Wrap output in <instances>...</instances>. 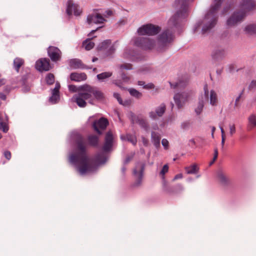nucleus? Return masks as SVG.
<instances>
[{"label":"nucleus","instance_id":"393cba45","mask_svg":"<svg viewBox=\"0 0 256 256\" xmlns=\"http://www.w3.org/2000/svg\"><path fill=\"white\" fill-rule=\"evenodd\" d=\"M88 86H84L82 87V90L84 92H80L78 94L80 98L84 99L85 101L86 100H88L91 98L92 93L86 90V88Z\"/></svg>","mask_w":256,"mask_h":256},{"label":"nucleus","instance_id":"f03ea898","mask_svg":"<svg viewBox=\"0 0 256 256\" xmlns=\"http://www.w3.org/2000/svg\"><path fill=\"white\" fill-rule=\"evenodd\" d=\"M174 38V32L170 29L164 30L160 34L158 38L157 44L149 38L138 37L134 40V44L143 50H151L156 46L158 52L166 50L172 43Z\"/></svg>","mask_w":256,"mask_h":256},{"label":"nucleus","instance_id":"4468645a","mask_svg":"<svg viewBox=\"0 0 256 256\" xmlns=\"http://www.w3.org/2000/svg\"><path fill=\"white\" fill-rule=\"evenodd\" d=\"M66 12L68 15H71L73 12L75 16H79L82 10L77 4H74L72 0H70L68 2Z\"/></svg>","mask_w":256,"mask_h":256},{"label":"nucleus","instance_id":"052dcab7","mask_svg":"<svg viewBox=\"0 0 256 256\" xmlns=\"http://www.w3.org/2000/svg\"><path fill=\"white\" fill-rule=\"evenodd\" d=\"M142 142H143V144L144 146H148V140H146V138H142Z\"/></svg>","mask_w":256,"mask_h":256},{"label":"nucleus","instance_id":"49530a36","mask_svg":"<svg viewBox=\"0 0 256 256\" xmlns=\"http://www.w3.org/2000/svg\"><path fill=\"white\" fill-rule=\"evenodd\" d=\"M168 170V164H165L162 167V170L160 172V174L162 176H164Z\"/></svg>","mask_w":256,"mask_h":256},{"label":"nucleus","instance_id":"f8f14e48","mask_svg":"<svg viewBox=\"0 0 256 256\" xmlns=\"http://www.w3.org/2000/svg\"><path fill=\"white\" fill-rule=\"evenodd\" d=\"M130 118L132 124H138L142 128L146 130H148V124L146 119L136 116L133 113H132L130 114Z\"/></svg>","mask_w":256,"mask_h":256},{"label":"nucleus","instance_id":"8fccbe9b","mask_svg":"<svg viewBox=\"0 0 256 256\" xmlns=\"http://www.w3.org/2000/svg\"><path fill=\"white\" fill-rule=\"evenodd\" d=\"M162 144L166 150L168 149L169 143H168V140L166 139H165V138L162 139Z\"/></svg>","mask_w":256,"mask_h":256},{"label":"nucleus","instance_id":"4be33fe9","mask_svg":"<svg viewBox=\"0 0 256 256\" xmlns=\"http://www.w3.org/2000/svg\"><path fill=\"white\" fill-rule=\"evenodd\" d=\"M87 78L86 74L84 72H72L70 75V78L72 81L80 82L85 80Z\"/></svg>","mask_w":256,"mask_h":256},{"label":"nucleus","instance_id":"774afa93","mask_svg":"<svg viewBox=\"0 0 256 256\" xmlns=\"http://www.w3.org/2000/svg\"><path fill=\"white\" fill-rule=\"evenodd\" d=\"M215 130H216V128L214 126H212V135L213 138H214V132Z\"/></svg>","mask_w":256,"mask_h":256},{"label":"nucleus","instance_id":"680f3d73","mask_svg":"<svg viewBox=\"0 0 256 256\" xmlns=\"http://www.w3.org/2000/svg\"><path fill=\"white\" fill-rule=\"evenodd\" d=\"M220 131H221V133H222V136L226 137L224 130V128L220 126Z\"/></svg>","mask_w":256,"mask_h":256},{"label":"nucleus","instance_id":"a19ab883","mask_svg":"<svg viewBox=\"0 0 256 256\" xmlns=\"http://www.w3.org/2000/svg\"><path fill=\"white\" fill-rule=\"evenodd\" d=\"M0 130H2L4 132H6L8 130V128L6 124L3 122H0Z\"/></svg>","mask_w":256,"mask_h":256},{"label":"nucleus","instance_id":"e2e57ef3","mask_svg":"<svg viewBox=\"0 0 256 256\" xmlns=\"http://www.w3.org/2000/svg\"><path fill=\"white\" fill-rule=\"evenodd\" d=\"M181 178H182V174H176V176H175L174 180H177V179Z\"/></svg>","mask_w":256,"mask_h":256},{"label":"nucleus","instance_id":"aec40b11","mask_svg":"<svg viewBox=\"0 0 256 256\" xmlns=\"http://www.w3.org/2000/svg\"><path fill=\"white\" fill-rule=\"evenodd\" d=\"M86 88V90L90 92H91L92 94H93L96 99L102 100L104 98V94L97 88L90 86H88Z\"/></svg>","mask_w":256,"mask_h":256},{"label":"nucleus","instance_id":"72a5a7b5","mask_svg":"<svg viewBox=\"0 0 256 256\" xmlns=\"http://www.w3.org/2000/svg\"><path fill=\"white\" fill-rule=\"evenodd\" d=\"M111 44V41L110 40H106L100 43L98 48L99 50H102L107 48Z\"/></svg>","mask_w":256,"mask_h":256},{"label":"nucleus","instance_id":"58836bf2","mask_svg":"<svg viewBox=\"0 0 256 256\" xmlns=\"http://www.w3.org/2000/svg\"><path fill=\"white\" fill-rule=\"evenodd\" d=\"M112 146V144L105 141L104 145L102 147V150L104 152H108L110 150Z\"/></svg>","mask_w":256,"mask_h":256},{"label":"nucleus","instance_id":"9b49d317","mask_svg":"<svg viewBox=\"0 0 256 256\" xmlns=\"http://www.w3.org/2000/svg\"><path fill=\"white\" fill-rule=\"evenodd\" d=\"M105 21L104 18L100 14L94 12L88 16L87 22L90 24L92 23L96 24H102Z\"/></svg>","mask_w":256,"mask_h":256},{"label":"nucleus","instance_id":"6ab92c4d","mask_svg":"<svg viewBox=\"0 0 256 256\" xmlns=\"http://www.w3.org/2000/svg\"><path fill=\"white\" fill-rule=\"evenodd\" d=\"M70 66L74 69L80 68V69H88L91 68L88 67L79 59H72L70 61Z\"/></svg>","mask_w":256,"mask_h":256},{"label":"nucleus","instance_id":"cd10ccee","mask_svg":"<svg viewBox=\"0 0 256 256\" xmlns=\"http://www.w3.org/2000/svg\"><path fill=\"white\" fill-rule=\"evenodd\" d=\"M187 80H180L178 82H175L174 84L170 82L172 88L181 89L184 88L188 84Z\"/></svg>","mask_w":256,"mask_h":256},{"label":"nucleus","instance_id":"09e8293b","mask_svg":"<svg viewBox=\"0 0 256 256\" xmlns=\"http://www.w3.org/2000/svg\"><path fill=\"white\" fill-rule=\"evenodd\" d=\"M134 156V154H131L130 155L126 156L125 158V160L124 161V164H128L132 159Z\"/></svg>","mask_w":256,"mask_h":256},{"label":"nucleus","instance_id":"0eeeda50","mask_svg":"<svg viewBox=\"0 0 256 256\" xmlns=\"http://www.w3.org/2000/svg\"><path fill=\"white\" fill-rule=\"evenodd\" d=\"M160 28L152 24H147L142 26L138 30L140 35H155L158 33Z\"/></svg>","mask_w":256,"mask_h":256},{"label":"nucleus","instance_id":"4c0bfd02","mask_svg":"<svg viewBox=\"0 0 256 256\" xmlns=\"http://www.w3.org/2000/svg\"><path fill=\"white\" fill-rule=\"evenodd\" d=\"M105 141L112 144L113 136L111 132H108L105 136Z\"/></svg>","mask_w":256,"mask_h":256},{"label":"nucleus","instance_id":"79ce46f5","mask_svg":"<svg viewBox=\"0 0 256 256\" xmlns=\"http://www.w3.org/2000/svg\"><path fill=\"white\" fill-rule=\"evenodd\" d=\"M121 69L131 70L132 69V65L130 64H124L120 66Z\"/></svg>","mask_w":256,"mask_h":256},{"label":"nucleus","instance_id":"c03bdc74","mask_svg":"<svg viewBox=\"0 0 256 256\" xmlns=\"http://www.w3.org/2000/svg\"><path fill=\"white\" fill-rule=\"evenodd\" d=\"M218 156V150L217 148H214V156L213 160L210 163V166L212 165L214 163V162L217 159Z\"/></svg>","mask_w":256,"mask_h":256},{"label":"nucleus","instance_id":"39448f33","mask_svg":"<svg viewBox=\"0 0 256 256\" xmlns=\"http://www.w3.org/2000/svg\"><path fill=\"white\" fill-rule=\"evenodd\" d=\"M174 6L178 10L170 19L168 25L170 26L176 27L187 16V0H176Z\"/></svg>","mask_w":256,"mask_h":256},{"label":"nucleus","instance_id":"423d86ee","mask_svg":"<svg viewBox=\"0 0 256 256\" xmlns=\"http://www.w3.org/2000/svg\"><path fill=\"white\" fill-rule=\"evenodd\" d=\"M204 94H202L204 102H207L211 106H216L218 102V95L214 90H211L209 92L208 85L204 87Z\"/></svg>","mask_w":256,"mask_h":256},{"label":"nucleus","instance_id":"37998d69","mask_svg":"<svg viewBox=\"0 0 256 256\" xmlns=\"http://www.w3.org/2000/svg\"><path fill=\"white\" fill-rule=\"evenodd\" d=\"M244 90H242V92H241V93L237 97V98H236V101H235V103H234V106L236 108H238L239 107V106H240L239 102H240V100L242 95L244 94Z\"/></svg>","mask_w":256,"mask_h":256},{"label":"nucleus","instance_id":"bb28decb","mask_svg":"<svg viewBox=\"0 0 256 256\" xmlns=\"http://www.w3.org/2000/svg\"><path fill=\"white\" fill-rule=\"evenodd\" d=\"M72 100L80 108H84L86 106V101L80 98L78 94L74 95L72 97Z\"/></svg>","mask_w":256,"mask_h":256},{"label":"nucleus","instance_id":"de8ad7c7","mask_svg":"<svg viewBox=\"0 0 256 256\" xmlns=\"http://www.w3.org/2000/svg\"><path fill=\"white\" fill-rule=\"evenodd\" d=\"M114 96L118 100L120 104L124 105V104L122 103V99L120 98V94H119L116 92L114 93Z\"/></svg>","mask_w":256,"mask_h":256},{"label":"nucleus","instance_id":"603ef678","mask_svg":"<svg viewBox=\"0 0 256 256\" xmlns=\"http://www.w3.org/2000/svg\"><path fill=\"white\" fill-rule=\"evenodd\" d=\"M60 88V84L59 83H56L54 88L52 90V93L59 94V90Z\"/></svg>","mask_w":256,"mask_h":256},{"label":"nucleus","instance_id":"ddd939ff","mask_svg":"<svg viewBox=\"0 0 256 256\" xmlns=\"http://www.w3.org/2000/svg\"><path fill=\"white\" fill-rule=\"evenodd\" d=\"M48 54L53 62L60 60L61 58V52L57 48L50 46L48 49Z\"/></svg>","mask_w":256,"mask_h":256},{"label":"nucleus","instance_id":"a211bd4d","mask_svg":"<svg viewBox=\"0 0 256 256\" xmlns=\"http://www.w3.org/2000/svg\"><path fill=\"white\" fill-rule=\"evenodd\" d=\"M226 53L224 48H217L215 49L212 54V59L215 61H220L226 56Z\"/></svg>","mask_w":256,"mask_h":256},{"label":"nucleus","instance_id":"2eb2a0df","mask_svg":"<svg viewBox=\"0 0 256 256\" xmlns=\"http://www.w3.org/2000/svg\"><path fill=\"white\" fill-rule=\"evenodd\" d=\"M108 124V121L106 118H100L98 121L94 122L93 124V127L94 130L99 134H101L102 132L99 128L104 130Z\"/></svg>","mask_w":256,"mask_h":256},{"label":"nucleus","instance_id":"412c9836","mask_svg":"<svg viewBox=\"0 0 256 256\" xmlns=\"http://www.w3.org/2000/svg\"><path fill=\"white\" fill-rule=\"evenodd\" d=\"M86 143V147L88 145L96 147L98 146L99 142V138L94 134H90L87 137V141L84 138Z\"/></svg>","mask_w":256,"mask_h":256},{"label":"nucleus","instance_id":"c85d7f7f","mask_svg":"<svg viewBox=\"0 0 256 256\" xmlns=\"http://www.w3.org/2000/svg\"><path fill=\"white\" fill-rule=\"evenodd\" d=\"M24 60L20 58H16L14 60V66L16 71L18 72L20 68L24 64Z\"/></svg>","mask_w":256,"mask_h":256},{"label":"nucleus","instance_id":"0e129e2a","mask_svg":"<svg viewBox=\"0 0 256 256\" xmlns=\"http://www.w3.org/2000/svg\"><path fill=\"white\" fill-rule=\"evenodd\" d=\"M225 140H226V137H222V148L224 147V142H225Z\"/></svg>","mask_w":256,"mask_h":256},{"label":"nucleus","instance_id":"b1692460","mask_svg":"<svg viewBox=\"0 0 256 256\" xmlns=\"http://www.w3.org/2000/svg\"><path fill=\"white\" fill-rule=\"evenodd\" d=\"M246 34L248 35L256 34V24H252L247 25L244 29Z\"/></svg>","mask_w":256,"mask_h":256},{"label":"nucleus","instance_id":"6e6552de","mask_svg":"<svg viewBox=\"0 0 256 256\" xmlns=\"http://www.w3.org/2000/svg\"><path fill=\"white\" fill-rule=\"evenodd\" d=\"M192 94V91H188L177 93L174 96V99L178 108H180L184 106Z\"/></svg>","mask_w":256,"mask_h":256},{"label":"nucleus","instance_id":"c756f323","mask_svg":"<svg viewBox=\"0 0 256 256\" xmlns=\"http://www.w3.org/2000/svg\"><path fill=\"white\" fill-rule=\"evenodd\" d=\"M248 120V129L250 130L256 126V116L254 114H252L249 116Z\"/></svg>","mask_w":256,"mask_h":256},{"label":"nucleus","instance_id":"13d9d810","mask_svg":"<svg viewBox=\"0 0 256 256\" xmlns=\"http://www.w3.org/2000/svg\"><path fill=\"white\" fill-rule=\"evenodd\" d=\"M188 144L191 146H195L196 144V142H195V140L194 139H191L189 140V143H188Z\"/></svg>","mask_w":256,"mask_h":256},{"label":"nucleus","instance_id":"864d4df0","mask_svg":"<svg viewBox=\"0 0 256 256\" xmlns=\"http://www.w3.org/2000/svg\"><path fill=\"white\" fill-rule=\"evenodd\" d=\"M69 90L72 92H76L77 91V88L76 86L70 84L68 86Z\"/></svg>","mask_w":256,"mask_h":256},{"label":"nucleus","instance_id":"f257e3e1","mask_svg":"<svg viewBox=\"0 0 256 256\" xmlns=\"http://www.w3.org/2000/svg\"><path fill=\"white\" fill-rule=\"evenodd\" d=\"M74 142L75 152L69 156L68 159L70 162L76 165L77 170L81 175L95 171L98 164L106 162V158L104 152L97 154L94 159L89 158L86 152V143L82 136L76 134Z\"/></svg>","mask_w":256,"mask_h":256},{"label":"nucleus","instance_id":"69168bd1","mask_svg":"<svg viewBox=\"0 0 256 256\" xmlns=\"http://www.w3.org/2000/svg\"><path fill=\"white\" fill-rule=\"evenodd\" d=\"M138 84L139 86H144L145 82L144 81H138Z\"/></svg>","mask_w":256,"mask_h":256},{"label":"nucleus","instance_id":"bf43d9fd","mask_svg":"<svg viewBox=\"0 0 256 256\" xmlns=\"http://www.w3.org/2000/svg\"><path fill=\"white\" fill-rule=\"evenodd\" d=\"M6 96L2 93V92H0V98L2 100H5L6 99Z\"/></svg>","mask_w":256,"mask_h":256},{"label":"nucleus","instance_id":"473e14b6","mask_svg":"<svg viewBox=\"0 0 256 256\" xmlns=\"http://www.w3.org/2000/svg\"><path fill=\"white\" fill-rule=\"evenodd\" d=\"M94 46V42H92L90 39L88 38L86 40L82 43V46L84 47L86 50H90L92 49Z\"/></svg>","mask_w":256,"mask_h":256},{"label":"nucleus","instance_id":"5fc2aeb1","mask_svg":"<svg viewBox=\"0 0 256 256\" xmlns=\"http://www.w3.org/2000/svg\"><path fill=\"white\" fill-rule=\"evenodd\" d=\"M4 157L8 160H10L11 158V153L10 151H6L4 152Z\"/></svg>","mask_w":256,"mask_h":256},{"label":"nucleus","instance_id":"2f4dec72","mask_svg":"<svg viewBox=\"0 0 256 256\" xmlns=\"http://www.w3.org/2000/svg\"><path fill=\"white\" fill-rule=\"evenodd\" d=\"M186 170L188 174H194L198 172V168L196 164H194L186 168Z\"/></svg>","mask_w":256,"mask_h":256},{"label":"nucleus","instance_id":"4d7b16f0","mask_svg":"<svg viewBox=\"0 0 256 256\" xmlns=\"http://www.w3.org/2000/svg\"><path fill=\"white\" fill-rule=\"evenodd\" d=\"M144 88L152 89L154 88V85L152 84H148L144 85Z\"/></svg>","mask_w":256,"mask_h":256},{"label":"nucleus","instance_id":"7c9ffc66","mask_svg":"<svg viewBox=\"0 0 256 256\" xmlns=\"http://www.w3.org/2000/svg\"><path fill=\"white\" fill-rule=\"evenodd\" d=\"M204 102H205L204 100L203 96H201L199 98V101L198 102L197 108L195 109V112L197 114H200L202 112L204 106Z\"/></svg>","mask_w":256,"mask_h":256},{"label":"nucleus","instance_id":"dca6fc26","mask_svg":"<svg viewBox=\"0 0 256 256\" xmlns=\"http://www.w3.org/2000/svg\"><path fill=\"white\" fill-rule=\"evenodd\" d=\"M144 170V164L142 162H139L137 164L134 170V174L138 178V184H140L142 180Z\"/></svg>","mask_w":256,"mask_h":256},{"label":"nucleus","instance_id":"338daca9","mask_svg":"<svg viewBox=\"0 0 256 256\" xmlns=\"http://www.w3.org/2000/svg\"><path fill=\"white\" fill-rule=\"evenodd\" d=\"M100 28H96V30H92L88 34V36H90L92 34H94V32H95Z\"/></svg>","mask_w":256,"mask_h":256},{"label":"nucleus","instance_id":"6e6d98bb","mask_svg":"<svg viewBox=\"0 0 256 256\" xmlns=\"http://www.w3.org/2000/svg\"><path fill=\"white\" fill-rule=\"evenodd\" d=\"M122 80L125 82H127L130 80V77L128 76H127L124 74H122Z\"/></svg>","mask_w":256,"mask_h":256},{"label":"nucleus","instance_id":"a878e982","mask_svg":"<svg viewBox=\"0 0 256 256\" xmlns=\"http://www.w3.org/2000/svg\"><path fill=\"white\" fill-rule=\"evenodd\" d=\"M152 142L154 143V146L156 148H158L160 146V135L157 132H152Z\"/></svg>","mask_w":256,"mask_h":256},{"label":"nucleus","instance_id":"7ed1b4c3","mask_svg":"<svg viewBox=\"0 0 256 256\" xmlns=\"http://www.w3.org/2000/svg\"><path fill=\"white\" fill-rule=\"evenodd\" d=\"M222 1L223 0H214V4L212 6L202 21L198 24L196 30L201 27L203 34L210 32L216 24L218 18L217 12Z\"/></svg>","mask_w":256,"mask_h":256},{"label":"nucleus","instance_id":"ea45409f","mask_svg":"<svg viewBox=\"0 0 256 256\" xmlns=\"http://www.w3.org/2000/svg\"><path fill=\"white\" fill-rule=\"evenodd\" d=\"M58 98L59 94L52 92V96L50 98V101L51 102L52 104H55Z\"/></svg>","mask_w":256,"mask_h":256},{"label":"nucleus","instance_id":"5701e85b","mask_svg":"<svg viewBox=\"0 0 256 256\" xmlns=\"http://www.w3.org/2000/svg\"><path fill=\"white\" fill-rule=\"evenodd\" d=\"M120 138L122 140H127L131 142L133 145H136L137 143V139L134 135L131 134H126V135H122Z\"/></svg>","mask_w":256,"mask_h":256},{"label":"nucleus","instance_id":"a18cd8bd","mask_svg":"<svg viewBox=\"0 0 256 256\" xmlns=\"http://www.w3.org/2000/svg\"><path fill=\"white\" fill-rule=\"evenodd\" d=\"M256 88V80H252L248 86V90H251Z\"/></svg>","mask_w":256,"mask_h":256},{"label":"nucleus","instance_id":"3c124183","mask_svg":"<svg viewBox=\"0 0 256 256\" xmlns=\"http://www.w3.org/2000/svg\"><path fill=\"white\" fill-rule=\"evenodd\" d=\"M230 133L232 136L236 132V127L234 124H230Z\"/></svg>","mask_w":256,"mask_h":256},{"label":"nucleus","instance_id":"9d476101","mask_svg":"<svg viewBox=\"0 0 256 256\" xmlns=\"http://www.w3.org/2000/svg\"><path fill=\"white\" fill-rule=\"evenodd\" d=\"M166 110L165 104H162L156 108L155 111H152L149 112V116L150 118L156 120L159 117L162 116Z\"/></svg>","mask_w":256,"mask_h":256},{"label":"nucleus","instance_id":"f3484780","mask_svg":"<svg viewBox=\"0 0 256 256\" xmlns=\"http://www.w3.org/2000/svg\"><path fill=\"white\" fill-rule=\"evenodd\" d=\"M217 177L219 182L224 186H228L230 184L229 177L222 170H219L218 172Z\"/></svg>","mask_w":256,"mask_h":256},{"label":"nucleus","instance_id":"e433bc0d","mask_svg":"<svg viewBox=\"0 0 256 256\" xmlns=\"http://www.w3.org/2000/svg\"><path fill=\"white\" fill-rule=\"evenodd\" d=\"M46 83L49 85L53 84L54 82V75L50 73L48 74L46 76Z\"/></svg>","mask_w":256,"mask_h":256},{"label":"nucleus","instance_id":"c9c22d12","mask_svg":"<svg viewBox=\"0 0 256 256\" xmlns=\"http://www.w3.org/2000/svg\"><path fill=\"white\" fill-rule=\"evenodd\" d=\"M128 91L132 96L136 98H140L142 96V94L134 88H130Z\"/></svg>","mask_w":256,"mask_h":256},{"label":"nucleus","instance_id":"1a4fd4ad","mask_svg":"<svg viewBox=\"0 0 256 256\" xmlns=\"http://www.w3.org/2000/svg\"><path fill=\"white\" fill-rule=\"evenodd\" d=\"M36 68L40 72L49 70L51 68L49 59L40 58L36 62Z\"/></svg>","mask_w":256,"mask_h":256},{"label":"nucleus","instance_id":"f704fd0d","mask_svg":"<svg viewBox=\"0 0 256 256\" xmlns=\"http://www.w3.org/2000/svg\"><path fill=\"white\" fill-rule=\"evenodd\" d=\"M112 74V72H104L96 76L98 80H103L104 79L110 77Z\"/></svg>","mask_w":256,"mask_h":256},{"label":"nucleus","instance_id":"20e7f679","mask_svg":"<svg viewBox=\"0 0 256 256\" xmlns=\"http://www.w3.org/2000/svg\"><path fill=\"white\" fill-rule=\"evenodd\" d=\"M256 3L252 0H242L240 4V10L235 12L228 20L227 25L232 26L240 22L246 16V12L253 10Z\"/></svg>","mask_w":256,"mask_h":256}]
</instances>
